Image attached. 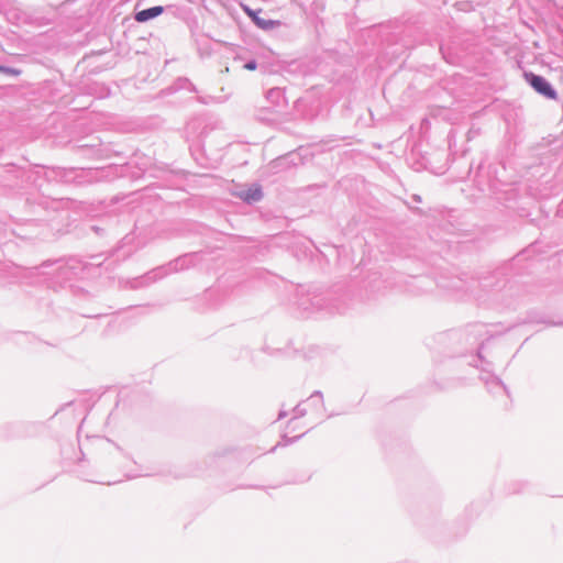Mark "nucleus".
<instances>
[{
	"mask_svg": "<svg viewBox=\"0 0 563 563\" xmlns=\"http://www.w3.org/2000/svg\"><path fill=\"white\" fill-rule=\"evenodd\" d=\"M527 81L537 90L539 93L550 98L556 99L555 90L550 86V84L541 76L534 75L532 73L525 75Z\"/></svg>",
	"mask_w": 563,
	"mask_h": 563,
	"instance_id": "1",
	"label": "nucleus"
},
{
	"mask_svg": "<svg viewBox=\"0 0 563 563\" xmlns=\"http://www.w3.org/2000/svg\"><path fill=\"white\" fill-rule=\"evenodd\" d=\"M244 11L253 20V22L262 30H266V31L272 30L279 24L278 21L263 19V18L258 16V13L251 10L250 8L245 7Z\"/></svg>",
	"mask_w": 563,
	"mask_h": 563,
	"instance_id": "2",
	"label": "nucleus"
},
{
	"mask_svg": "<svg viewBox=\"0 0 563 563\" xmlns=\"http://www.w3.org/2000/svg\"><path fill=\"white\" fill-rule=\"evenodd\" d=\"M235 195L245 202L258 201L263 197L262 188L260 185H252L249 189L239 191Z\"/></svg>",
	"mask_w": 563,
	"mask_h": 563,
	"instance_id": "3",
	"label": "nucleus"
},
{
	"mask_svg": "<svg viewBox=\"0 0 563 563\" xmlns=\"http://www.w3.org/2000/svg\"><path fill=\"white\" fill-rule=\"evenodd\" d=\"M163 11H164V8L161 5L145 9V10L139 11L135 14V20L137 22H146L151 19H154V18L161 15L163 13Z\"/></svg>",
	"mask_w": 563,
	"mask_h": 563,
	"instance_id": "4",
	"label": "nucleus"
},
{
	"mask_svg": "<svg viewBox=\"0 0 563 563\" xmlns=\"http://www.w3.org/2000/svg\"><path fill=\"white\" fill-rule=\"evenodd\" d=\"M0 71H3L8 75H11V76H19L21 74V71L19 69H14V68H5L3 67V69H0Z\"/></svg>",
	"mask_w": 563,
	"mask_h": 563,
	"instance_id": "5",
	"label": "nucleus"
},
{
	"mask_svg": "<svg viewBox=\"0 0 563 563\" xmlns=\"http://www.w3.org/2000/svg\"><path fill=\"white\" fill-rule=\"evenodd\" d=\"M244 68L247 70H254V69H256V63L250 62V63L245 64Z\"/></svg>",
	"mask_w": 563,
	"mask_h": 563,
	"instance_id": "6",
	"label": "nucleus"
},
{
	"mask_svg": "<svg viewBox=\"0 0 563 563\" xmlns=\"http://www.w3.org/2000/svg\"><path fill=\"white\" fill-rule=\"evenodd\" d=\"M0 69H3V67L0 66Z\"/></svg>",
	"mask_w": 563,
	"mask_h": 563,
	"instance_id": "7",
	"label": "nucleus"
}]
</instances>
